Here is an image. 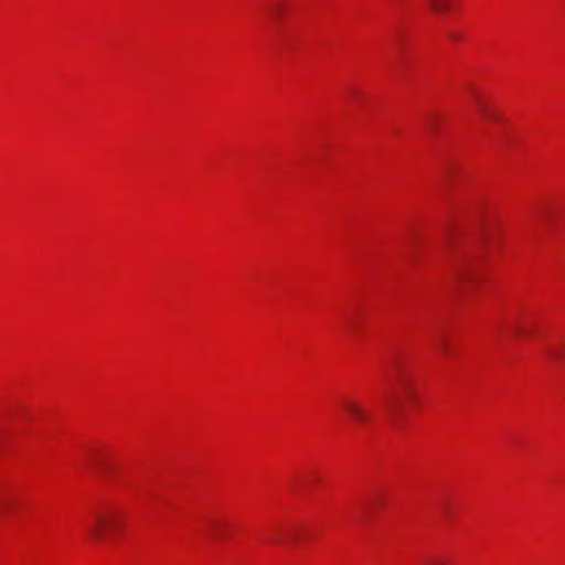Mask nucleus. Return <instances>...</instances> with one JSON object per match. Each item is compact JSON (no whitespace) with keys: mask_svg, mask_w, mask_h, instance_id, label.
Instances as JSON below:
<instances>
[{"mask_svg":"<svg viewBox=\"0 0 565 565\" xmlns=\"http://www.w3.org/2000/svg\"><path fill=\"white\" fill-rule=\"evenodd\" d=\"M120 522L121 515L115 509L97 511L86 523L87 534L93 541L100 542L111 534Z\"/></svg>","mask_w":565,"mask_h":565,"instance_id":"f257e3e1","label":"nucleus"},{"mask_svg":"<svg viewBox=\"0 0 565 565\" xmlns=\"http://www.w3.org/2000/svg\"><path fill=\"white\" fill-rule=\"evenodd\" d=\"M414 396V387L402 371H397L393 384L392 397L388 401L387 413L394 422H397L398 411L402 409L405 402Z\"/></svg>","mask_w":565,"mask_h":565,"instance_id":"f03ea898","label":"nucleus"},{"mask_svg":"<svg viewBox=\"0 0 565 565\" xmlns=\"http://www.w3.org/2000/svg\"><path fill=\"white\" fill-rule=\"evenodd\" d=\"M344 412L349 415L351 420L358 426H366L374 419V412L364 406L361 402L347 398L342 403Z\"/></svg>","mask_w":565,"mask_h":565,"instance_id":"7ed1b4c3","label":"nucleus"},{"mask_svg":"<svg viewBox=\"0 0 565 565\" xmlns=\"http://www.w3.org/2000/svg\"><path fill=\"white\" fill-rule=\"evenodd\" d=\"M472 95L476 108L483 118L489 120H498L500 118L499 113L487 99L478 95L475 90H472Z\"/></svg>","mask_w":565,"mask_h":565,"instance_id":"20e7f679","label":"nucleus"},{"mask_svg":"<svg viewBox=\"0 0 565 565\" xmlns=\"http://www.w3.org/2000/svg\"><path fill=\"white\" fill-rule=\"evenodd\" d=\"M429 8L435 13H446L452 8L454 0H427Z\"/></svg>","mask_w":565,"mask_h":565,"instance_id":"39448f33","label":"nucleus"},{"mask_svg":"<svg viewBox=\"0 0 565 565\" xmlns=\"http://www.w3.org/2000/svg\"><path fill=\"white\" fill-rule=\"evenodd\" d=\"M455 278L458 281L469 280L470 279L469 269L466 266H463V265L457 266L456 269H455Z\"/></svg>","mask_w":565,"mask_h":565,"instance_id":"423d86ee","label":"nucleus"},{"mask_svg":"<svg viewBox=\"0 0 565 565\" xmlns=\"http://www.w3.org/2000/svg\"><path fill=\"white\" fill-rule=\"evenodd\" d=\"M547 356L552 360L558 361L563 359V353L559 348L551 347L547 349Z\"/></svg>","mask_w":565,"mask_h":565,"instance_id":"0eeeda50","label":"nucleus"},{"mask_svg":"<svg viewBox=\"0 0 565 565\" xmlns=\"http://www.w3.org/2000/svg\"><path fill=\"white\" fill-rule=\"evenodd\" d=\"M514 332L516 335H525V337H530L531 335V329L525 327L523 323H518L514 328Z\"/></svg>","mask_w":565,"mask_h":565,"instance_id":"6e6552de","label":"nucleus"},{"mask_svg":"<svg viewBox=\"0 0 565 565\" xmlns=\"http://www.w3.org/2000/svg\"><path fill=\"white\" fill-rule=\"evenodd\" d=\"M438 348H439L440 352L446 354V355H448L450 353L449 345H448L447 341L444 340V339H441L438 342Z\"/></svg>","mask_w":565,"mask_h":565,"instance_id":"1a4fd4ad","label":"nucleus"},{"mask_svg":"<svg viewBox=\"0 0 565 565\" xmlns=\"http://www.w3.org/2000/svg\"><path fill=\"white\" fill-rule=\"evenodd\" d=\"M269 542H271L273 544H281L282 543V539L278 535H273L269 537Z\"/></svg>","mask_w":565,"mask_h":565,"instance_id":"9d476101","label":"nucleus"},{"mask_svg":"<svg viewBox=\"0 0 565 565\" xmlns=\"http://www.w3.org/2000/svg\"><path fill=\"white\" fill-rule=\"evenodd\" d=\"M427 565H445L441 559H431L427 563Z\"/></svg>","mask_w":565,"mask_h":565,"instance_id":"9b49d317","label":"nucleus"},{"mask_svg":"<svg viewBox=\"0 0 565 565\" xmlns=\"http://www.w3.org/2000/svg\"><path fill=\"white\" fill-rule=\"evenodd\" d=\"M449 38H450L451 40H454V41H457V40H459V39H460V36H459L458 34L452 33V32H450V33H449Z\"/></svg>","mask_w":565,"mask_h":565,"instance_id":"f8f14e48","label":"nucleus"},{"mask_svg":"<svg viewBox=\"0 0 565 565\" xmlns=\"http://www.w3.org/2000/svg\"><path fill=\"white\" fill-rule=\"evenodd\" d=\"M275 11H276L277 14H280L281 11H282L281 4H277Z\"/></svg>","mask_w":565,"mask_h":565,"instance_id":"ddd939ff","label":"nucleus"}]
</instances>
